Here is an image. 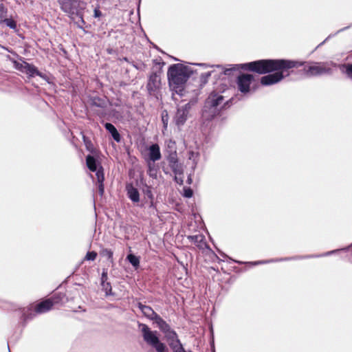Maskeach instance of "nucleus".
<instances>
[{"label":"nucleus","mask_w":352,"mask_h":352,"mask_svg":"<svg viewBox=\"0 0 352 352\" xmlns=\"http://www.w3.org/2000/svg\"><path fill=\"white\" fill-rule=\"evenodd\" d=\"M304 64V62L285 59L259 60L248 63L232 65L230 68L225 69L223 74L229 75L232 71L239 68L252 71L261 74L278 71L261 78V83L263 85L267 86L280 82L285 77L284 72H287L289 69L297 68L302 66Z\"/></svg>","instance_id":"f257e3e1"},{"label":"nucleus","mask_w":352,"mask_h":352,"mask_svg":"<svg viewBox=\"0 0 352 352\" xmlns=\"http://www.w3.org/2000/svg\"><path fill=\"white\" fill-rule=\"evenodd\" d=\"M192 73L191 69L182 64H174L168 70L169 85L177 94L182 95L184 85Z\"/></svg>","instance_id":"f03ea898"},{"label":"nucleus","mask_w":352,"mask_h":352,"mask_svg":"<svg viewBox=\"0 0 352 352\" xmlns=\"http://www.w3.org/2000/svg\"><path fill=\"white\" fill-rule=\"evenodd\" d=\"M144 342L157 352H168L166 344L162 342L157 331H152L146 324H139Z\"/></svg>","instance_id":"7ed1b4c3"},{"label":"nucleus","mask_w":352,"mask_h":352,"mask_svg":"<svg viewBox=\"0 0 352 352\" xmlns=\"http://www.w3.org/2000/svg\"><path fill=\"white\" fill-rule=\"evenodd\" d=\"M336 64L332 61L312 63L309 65H305L303 71L307 76L312 77L324 74H331L332 70L331 66L336 67Z\"/></svg>","instance_id":"20e7f679"},{"label":"nucleus","mask_w":352,"mask_h":352,"mask_svg":"<svg viewBox=\"0 0 352 352\" xmlns=\"http://www.w3.org/2000/svg\"><path fill=\"white\" fill-rule=\"evenodd\" d=\"M223 97L212 93L206 101L202 116L206 120H210L217 113V107L222 103Z\"/></svg>","instance_id":"39448f33"},{"label":"nucleus","mask_w":352,"mask_h":352,"mask_svg":"<svg viewBox=\"0 0 352 352\" xmlns=\"http://www.w3.org/2000/svg\"><path fill=\"white\" fill-rule=\"evenodd\" d=\"M65 294L63 293H56L50 298L41 302L35 307V312L37 314H43L50 311L55 305L63 304L64 302Z\"/></svg>","instance_id":"423d86ee"},{"label":"nucleus","mask_w":352,"mask_h":352,"mask_svg":"<svg viewBox=\"0 0 352 352\" xmlns=\"http://www.w3.org/2000/svg\"><path fill=\"white\" fill-rule=\"evenodd\" d=\"M164 335L173 352H192L190 351H186L185 350L174 330L170 329L168 331L165 333Z\"/></svg>","instance_id":"0eeeda50"},{"label":"nucleus","mask_w":352,"mask_h":352,"mask_svg":"<svg viewBox=\"0 0 352 352\" xmlns=\"http://www.w3.org/2000/svg\"><path fill=\"white\" fill-rule=\"evenodd\" d=\"M190 108L191 105L190 103H186L177 108L174 117V122L177 126H183L185 124L188 119Z\"/></svg>","instance_id":"6e6552de"},{"label":"nucleus","mask_w":352,"mask_h":352,"mask_svg":"<svg viewBox=\"0 0 352 352\" xmlns=\"http://www.w3.org/2000/svg\"><path fill=\"white\" fill-rule=\"evenodd\" d=\"M14 65L15 69L26 74L29 76L32 77L35 75L40 76V73L37 70L36 67L25 61H23L22 63L14 61Z\"/></svg>","instance_id":"1a4fd4ad"},{"label":"nucleus","mask_w":352,"mask_h":352,"mask_svg":"<svg viewBox=\"0 0 352 352\" xmlns=\"http://www.w3.org/2000/svg\"><path fill=\"white\" fill-rule=\"evenodd\" d=\"M253 80V76L251 74H242L237 78L238 88L242 93H248L250 90V85Z\"/></svg>","instance_id":"9d476101"},{"label":"nucleus","mask_w":352,"mask_h":352,"mask_svg":"<svg viewBox=\"0 0 352 352\" xmlns=\"http://www.w3.org/2000/svg\"><path fill=\"white\" fill-rule=\"evenodd\" d=\"M60 9L69 15H73L77 12L76 0H57Z\"/></svg>","instance_id":"9b49d317"},{"label":"nucleus","mask_w":352,"mask_h":352,"mask_svg":"<svg viewBox=\"0 0 352 352\" xmlns=\"http://www.w3.org/2000/svg\"><path fill=\"white\" fill-rule=\"evenodd\" d=\"M161 157L160 148L157 144H153L148 148L147 157H145L146 162H155L160 160Z\"/></svg>","instance_id":"f8f14e48"},{"label":"nucleus","mask_w":352,"mask_h":352,"mask_svg":"<svg viewBox=\"0 0 352 352\" xmlns=\"http://www.w3.org/2000/svg\"><path fill=\"white\" fill-rule=\"evenodd\" d=\"M160 87V77L156 73H153L150 75L147 83V89L150 94L155 92Z\"/></svg>","instance_id":"ddd939ff"},{"label":"nucleus","mask_w":352,"mask_h":352,"mask_svg":"<svg viewBox=\"0 0 352 352\" xmlns=\"http://www.w3.org/2000/svg\"><path fill=\"white\" fill-rule=\"evenodd\" d=\"M138 308L140 309L143 315L146 317L148 319L153 320V322L158 318L160 316L155 313L153 309L147 305H144L141 302L138 304Z\"/></svg>","instance_id":"4468645a"},{"label":"nucleus","mask_w":352,"mask_h":352,"mask_svg":"<svg viewBox=\"0 0 352 352\" xmlns=\"http://www.w3.org/2000/svg\"><path fill=\"white\" fill-rule=\"evenodd\" d=\"M187 239L190 242L196 245L199 249H204L206 246L205 236L203 234L190 235L187 236Z\"/></svg>","instance_id":"2eb2a0df"},{"label":"nucleus","mask_w":352,"mask_h":352,"mask_svg":"<svg viewBox=\"0 0 352 352\" xmlns=\"http://www.w3.org/2000/svg\"><path fill=\"white\" fill-rule=\"evenodd\" d=\"M126 190L129 198L133 202H138L140 201V194L137 188H135L133 184H128L126 186Z\"/></svg>","instance_id":"dca6fc26"},{"label":"nucleus","mask_w":352,"mask_h":352,"mask_svg":"<svg viewBox=\"0 0 352 352\" xmlns=\"http://www.w3.org/2000/svg\"><path fill=\"white\" fill-rule=\"evenodd\" d=\"M96 178H97V182H98V192L100 196H102L104 192V173H103V168L102 166H100V169L96 173Z\"/></svg>","instance_id":"f3484780"},{"label":"nucleus","mask_w":352,"mask_h":352,"mask_svg":"<svg viewBox=\"0 0 352 352\" xmlns=\"http://www.w3.org/2000/svg\"><path fill=\"white\" fill-rule=\"evenodd\" d=\"M104 127L107 131L111 135L113 140L117 142H120L121 140V137L120 133H118L116 128L111 123L107 122L104 124Z\"/></svg>","instance_id":"a211bd4d"},{"label":"nucleus","mask_w":352,"mask_h":352,"mask_svg":"<svg viewBox=\"0 0 352 352\" xmlns=\"http://www.w3.org/2000/svg\"><path fill=\"white\" fill-rule=\"evenodd\" d=\"M86 164L88 168L92 172H96L100 169L98 168V163L94 157L91 155H87L86 157Z\"/></svg>","instance_id":"6ab92c4d"},{"label":"nucleus","mask_w":352,"mask_h":352,"mask_svg":"<svg viewBox=\"0 0 352 352\" xmlns=\"http://www.w3.org/2000/svg\"><path fill=\"white\" fill-rule=\"evenodd\" d=\"M154 322L157 324L158 328L164 333H166L171 329L170 325L164 320H163L160 316L157 318V319L154 321Z\"/></svg>","instance_id":"aec40b11"},{"label":"nucleus","mask_w":352,"mask_h":352,"mask_svg":"<svg viewBox=\"0 0 352 352\" xmlns=\"http://www.w3.org/2000/svg\"><path fill=\"white\" fill-rule=\"evenodd\" d=\"M90 104L91 106L104 108L106 107V101L98 97H94L90 99Z\"/></svg>","instance_id":"412c9836"},{"label":"nucleus","mask_w":352,"mask_h":352,"mask_svg":"<svg viewBox=\"0 0 352 352\" xmlns=\"http://www.w3.org/2000/svg\"><path fill=\"white\" fill-rule=\"evenodd\" d=\"M148 174L153 178L157 177V168L154 164V162H148Z\"/></svg>","instance_id":"4be33fe9"},{"label":"nucleus","mask_w":352,"mask_h":352,"mask_svg":"<svg viewBox=\"0 0 352 352\" xmlns=\"http://www.w3.org/2000/svg\"><path fill=\"white\" fill-rule=\"evenodd\" d=\"M129 262L135 267L137 268L140 265V259L138 256L133 254H129L126 257Z\"/></svg>","instance_id":"5701e85b"},{"label":"nucleus","mask_w":352,"mask_h":352,"mask_svg":"<svg viewBox=\"0 0 352 352\" xmlns=\"http://www.w3.org/2000/svg\"><path fill=\"white\" fill-rule=\"evenodd\" d=\"M199 157V153L195 152V151H190L189 152V157L188 159L191 161H192L193 164V168H195L197 164V160Z\"/></svg>","instance_id":"b1692460"},{"label":"nucleus","mask_w":352,"mask_h":352,"mask_svg":"<svg viewBox=\"0 0 352 352\" xmlns=\"http://www.w3.org/2000/svg\"><path fill=\"white\" fill-rule=\"evenodd\" d=\"M102 289L105 292L107 296L113 295L111 285L108 282L101 283Z\"/></svg>","instance_id":"393cba45"},{"label":"nucleus","mask_w":352,"mask_h":352,"mask_svg":"<svg viewBox=\"0 0 352 352\" xmlns=\"http://www.w3.org/2000/svg\"><path fill=\"white\" fill-rule=\"evenodd\" d=\"M340 68H345L346 74L350 77L352 78V63L351 64H343L340 65Z\"/></svg>","instance_id":"a878e982"},{"label":"nucleus","mask_w":352,"mask_h":352,"mask_svg":"<svg viewBox=\"0 0 352 352\" xmlns=\"http://www.w3.org/2000/svg\"><path fill=\"white\" fill-rule=\"evenodd\" d=\"M3 22L6 23V25L9 27L11 29H16V22L10 19H6L3 21Z\"/></svg>","instance_id":"bb28decb"},{"label":"nucleus","mask_w":352,"mask_h":352,"mask_svg":"<svg viewBox=\"0 0 352 352\" xmlns=\"http://www.w3.org/2000/svg\"><path fill=\"white\" fill-rule=\"evenodd\" d=\"M162 121L164 124V129H167L168 122V116L166 111H164L162 114Z\"/></svg>","instance_id":"cd10ccee"},{"label":"nucleus","mask_w":352,"mask_h":352,"mask_svg":"<svg viewBox=\"0 0 352 352\" xmlns=\"http://www.w3.org/2000/svg\"><path fill=\"white\" fill-rule=\"evenodd\" d=\"M97 257V253L96 252H88L85 256V259L87 261H94Z\"/></svg>","instance_id":"c85d7f7f"},{"label":"nucleus","mask_w":352,"mask_h":352,"mask_svg":"<svg viewBox=\"0 0 352 352\" xmlns=\"http://www.w3.org/2000/svg\"><path fill=\"white\" fill-rule=\"evenodd\" d=\"M193 195L192 190L190 188H184V196L187 198H190Z\"/></svg>","instance_id":"c756f323"},{"label":"nucleus","mask_w":352,"mask_h":352,"mask_svg":"<svg viewBox=\"0 0 352 352\" xmlns=\"http://www.w3.org/2000/svg\"><path fill=\"white\" fill-rule=\"evenodd\" d=\"M211 72H208L206 73L202 74L201 75V82L206 83L208 80V78L211 76Z\"/></svg>","instance_id":"7c9ffc66"},{"label":"nucleus","mask_w":352,"mask_h":352,"mask_svg":"<svg viewBox=\"0 0 352 352\" xmlns=\"http://www.w3.org/2000/svg\"><path fill=\"white\" fill-rule=\"evenodd\" d=\"M103 254L107 256L108 257V259L112 260L113 259V252L110 250L105 249L103 250Z\"/></svg>","instance_id":"2f4dec72"},{"label":"nucleus","mask_w":352,"mask_h":352,"mask_svg":"<svg viewBox=\"0 0 352 352\" xmlns=\"http://www.w3.org/2000/svg\"><path fill=\"white\" fill-rule=\"evenodd\" d=\"M169 163H170V166L173 168H175V166L177 165V159L174 157H171L170 159H169Z\"/></svg>","instance_id":"473e14b6"},{"label":"nucleus","mask_w":352,"mask_h":352,"mask_svg":"<svg viewBox=\"0 0 352 352\" xmlns=\"http://www.w3.org/2000/svg\"><path fill=\"white\" fill-rule=\"evenodd\" d=\"M107 279V272L104 271L102 274L101 283L106 282Z\"/></svg>","instance_id":"72a5a7b5"},{"label":"nucleus","mask_w":352,"mask_h":352,"mask_svg":"<svg viewBox=\"0 0 352 352\" xmlns=\"http://www.w3.org/2000/svg\"><path fill=\"white\" fill-rule=\"evenodd\" d=\"M100 15H101V12L99 10H98V9H95V10H94V16L95 17H99Z\"/></svg>","instance_id":"f704fd0d"},{"label":"nucleus","mask_w":352,"mask_h":352,"mask_svg":"<svg viewBox=\"0 0 352 352\" xmlns=\"http://www.w3.org/2000/svg\"><path fill=\"white\" fill-rule=\"evenodd\" d=\"M338 250L330 251V252H328L324 254L322 256H328V255H330V254H332L335 253Z\"/></svg>","instance_id":"c9c22d12"},{"label":"nucleus","mask_w":352,"mask_h":352,"mask_svg":"<svg viewBox=\"0 0 352 352\" xmlns=\"http://www.w3.org/2000/svg\"><path fill=\"white\" fill-rule=\"evenodd\" d=\"M199 65H200V66H203V67H210V65H206V64H205V63H201V64H199Z\"/></svg>","instance_id":"e433bc0d"},{"label":"nucleus","mask_w":352,"mask_h":352,"mask_svg":"<svg viewBox=\"0 0 352 352\" xmlns=\"http://www.w3.org/2000/svg\"><path fill=\"white\" fill-rule=\"evenodd\" d=\"M188 183H189V184H190V182H191V179H190V178H188Z\"/></svg>","instance_id":"4c0bfd02"},{"label":"nucleus","mask_w":352,"mask_h":352,"mask_svg":"<svg viewBox=\"0 0 352 352\" xmlns=\"http://www.w3.org/2000/svg\"><path fill=\"white\" fill-rule=\"evenodd\" d=\"M265 263V261H259L257 263Z\"/></svg>","instance_id":"58836bf2"},{"label":"nucleus","mask_w":352,"mask_h":352,"mask_svg":"<svg viewBox=\"0 0 352 352\" xmlns=\"http://www.w3.org/2000/svg\"><path fill=\"white\" fill-rule=\"evenodd\" d=\"M324 43V41H323L322 43H320V45L318 46L322 45Z\"/></svg>","instance_id":"ea45409f"},{"label":"nucleus","mask_w":352,"mask_h":352,"mask_svg":"<svg viewBox=\"0 0 352 352\" xmlns=\"http://www.w3.org/2000/svg\"><path fill=\"white\" fill-rule=\"evenodd\" d=\"M289 73L287 72V74L285 75L286 76H289Z\"/></svg>","instance_id":"a19ab883"},{"label":"nucleus","mask_w":352,"mask_h":352,"mask_svg":"<svg viewBox=\"0 0 352 352\" xmlns=\"http://www.w3.org/2000/svg\"><path fill=\"white\" fill-rule=\"evenodd\" d=\"M327 40H328V38H326L324 39V42H325V41H327Z\"/></svg>","instance_id":"79ce46f5"},{"label":"nucleus","mask_w":352,"mask_h":352,"mask_svg":"<svg viewBox=\"0 0 352 352\" xmlns=\"http://www.w3.org/2000/svg\"><path fill=\"white\" fill-rule=\"evenodd\" d=\"M327 40H328V38H326L324 39V42H325V41H327Z\"/></svg>","instance_id":"37998d69"},{"label":"nucleus","mask_w":352,"mask_h":352,"mask_svg":"<svg viewBox=\"0 0 352 352\" xmlns=\"http://www.w3.org/2000/svg\"><path fill=\"white\" fill-rule=\"evenodd\" d=\"M327 40H328V38H326L324 39V42H325V41H327Z\"/></svg>","instance_id":"c03bdc74"},{"label":"nucleus","mask_w":352,"mask_h":352,"mask_svg":"<svg viewBox=\"0 0 352 352\" xmlns=\"http://www.w3.org/2000/svg\"><path fill=\"white\" fill-rule=\"evenodd\" d=\"M216 67H221V66H220V65H217Z\"/></svg>","instance_id":"a18cd8bd"}]
</instances>
